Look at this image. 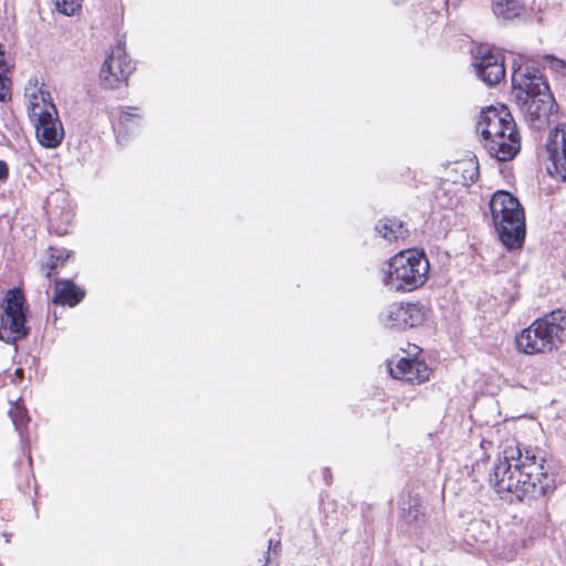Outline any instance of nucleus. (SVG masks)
<instances>
[{"mask_svg":"<svg viewBox=\"0 0 566 566\" xmlns=\"http://www.w3.org/2000/svg\"><path fill=\"white\" fill-rule=\"evenodd\" d=\"M272 544H273V541H272V539H270V541H269V551L272 548Z\"/></svg>","mask_w":566,"mask_h":566,"instance_id":"bb28decb","label":"nucleus"},{"mask_svg":"<svg viewBox=\"0 0 566 566\" xmlns=\"http://www.w3.org/2000/svg\"><path fill=\"white\" fill-rule=\"evenodd\" d=\"M388 369L394 378L405 380L407 382H423L429 379L430 370L426 363L416 359L401 357L396 363L388 361Z\"/></svg>","mask_w":566,"mask_h":566,"instance_id":"ddd939ff","label":"nucleus"},{"mask_svg":"<svg viewBox=\"0 0 566 566\" xmlns=\"http://www.w3.org/2000/svg\"><path fill=\"white\" fill-rule=\"evenodd\" d=\"M57 266V263L54 261H50L45 264V268L48 269L45 276L51 277L52 271Z\"/></svg>","mask_w":566,"mask_h":566,"instance_id":"393cba45","label":"nucleus"},{"mask_svg":"<svg viewBox=\"0 0 566 566\" xmlns=\"http://www.w3.org/2000/svg\"><path fill=\"white\" fill-rule=\"evenodd\" d=\"M82 0H55V8L65 15H73L81 8Z\"/></svg>","mask_w":566,"mask_h":566,"instance_id":"412c9836","label":"nucleus"},{"mask_svg":"<svg viewBox=\"0 0 566 566\" xmlns=\"http://www.w3.org/2000/svg\"><path fill=\"white\" fill-rule=\"evenodd\" d=\"M512 84L525 117L537 128L549 122L555 101L541 72L513 62Z\"/></svg>","mask_w":566,"mask_h":566,"instance_id":"f03ea898","label":"nucleus"},{"mask_svg":"<svg viewBox=\"0 0 566 566\" xmlns=\"http://www.w3.org/2000/svg\"><path fill=\"white\" fill-rule=\"evenodd\" d=\"M9 178V166L4 160L0 159V184H3Z\"/></svg>","mask_w":566,"mask_h":566,"instance_id":"4be33fe9","label":"nucleus"},{"mask_svg":"<svg viewBox=\"0 0 566 566\" xmlns=\"http://www.w3.org/2000/svg\"><path fill=\"white\" fill-rule=\"evenodd\" d=\"M520 0H492V11L497 19L512 20L522 13Z\"/></svg>","mask_w":566,"mask_h":566,"instance_id":"f3484780","label":"nucleus"},{"mask_svg":"<svg viewBox=\"0 0 566 566\" xmlns=\"http://www.w3.org/2000/svg\"><path fill=\"white\" fill-rule=\"evenodd\" d=\"M488 153L500 161L513 159L521 149L518 132L513 134H502L499 137L490 139L484 144Z\"/></svg>","mask_w":566,"mask_h":566,"instance_id":"4468645a","label":"nucleus"},{"mask_svg":"<svg viewBox=\"0 0 566 566\" xmlns=\"http://www.w3.org/2000/svg\"><path fill=\"white\" fill-rule=\"evenodd\" d=\"M24 304L25 297L19 289L7 292L1 314L0 339L8 344H13L28 334Z\"/></svg>","mask_w":566,"mask_h":566,"instance_id":"0eeeda50","label":"nucleus"},{"mask_svg":"<svg viewBox=\"0 0 566 566\" xmlns=\"http://www.w3.org/2000/svg\"><path fill=\"white\" fill-rule=\"evenodd\" d=\"M516 348L526 355L556 352L566 343V312L553 311L535 319L515 338Z\"/></svg>","mask_w":566,"mask_h":566,"instance_id":"7ed1b4c3","label":"nucleus"},{"mask_svg":"<svg viewBox=\"0 0 566 566\" xmlns=\"http://www.w3.org/2000/svg\"><path fill=\"white\" fill-rule=\"evenodd\" d=\"M15 373H17V376H20V375H22V369H17Z\"/></svg>","mask_w":566,"mask_h":566,"instance_id":"a878e982","label":"nucleus"},{"mask_svg":"<svg viewBox=\"0 0 566 566\" xmlns=\"http://www.w3.org/2000/svg\"><path fill=\"white\" fill-rule=\"evenodd\" d=\"M375 230L388 241L397 240L403 234L402 223L392 219H382L376 224Z\"/></svg>","mask_w":566,"mask_h":566,"instance_id":"a211bd4d","label":"nucleus"},{"mask_svg":"<svg viewBox=\"0 0 566 566\" xmlns=\"http://www.w3.org/2000/svg\"><path fill=\"white\" fill-rule=\"evenodd\" d=\"M552 62V67L556 70H566V62L556 57H548Z\"/></svg>","mask_w":566,"mask_h":566,"instance_id":"5701e85b","label":"nucleus"},{"mask_svg":"<svg viewBox=\"0 0 566 566\" xmlns=\"http://www.w3.org/2000/svg\"><path fill=\"white\" fill-rule=\"evenodd\" d=\"M476 130L481 134L485 144L502 134H513L517 132V128L505 106H490L481 111L476 123Z\"/></svg>","mask_w":566,"mask_h":566,"instance_id":"6e6552de","label":"nucleus"},{"mask_svg":"<svg viewBox=\"0 0 566 566\" xmlns=\"http://www.w3.org/2000/svg\"><path fill=\"white\" fill-rule=\"evenodd\" d=\"M546 151L549 159L548 174L562 181H566V125L557 126L551 132Z\"/></svg>","mask_w":566,"mask_h":566,"instance_id":"9b49d317","label":"nucleus"},{"mask_svg":"<svg viewBox=\"0 0 566 566\" xmlns=\"http://www.w3.org/2000/svg\"><path fill=\"white\" fill-rule=\"evenodd\" d=\"M490 210L501 242L509 249L521 248L525 239V216L520 201L507 191H496Z\"/></svg>","mask_w":566,"mask_h":566,"instance_id":"20e7f679","label":"nucleus"},{"mask_svg":"<svg viewBox=\"0 0 566 566\" xmlns=\"http://www.w3.org/2000/svg\"><path fill=\"white\" fill-rule=\"evenodd\" d=\"M401 518L406 524L418 526L424 521V513L416 500L408 502V507L402 509Z\"/></svg>","mask_w":566,"mask_h":566,"instance_id":"aec40b11","label":"nucleus"},{"mask_svg":"<svg viewBox=\"0 0 566 566\" xmlns=\"http://www.w3.org/2000/svg\"><path fill=\"white\" fill-rule=\"evenodd\" d=\"M8 413L12 420L15 430L22 437V429L28 424L30 420L25 407L21 405L19 401L11 402V407Z\"/></svg>","mask_w":566,"mask_h":566,"instance_id":"6ab92c4d","label":"nucleus"},{"mask_svg":"<svg viewBox=\"0 0 566 566\" xmlns=\"http://www.w3.org/2000/svg\"><path fill=\"white\" fill-rule=\"evenodd\" d=\"M262 566H265V564H264V565H262Z\"/></svg>","mask_w":566,"mask_h":566,"instance_id":"cd10ccee","label":"nucleus"},{"mask_svg":"<svg viewBox=\"0 0 566 566\" xmlns=\"http://www.w3.org/2000/svg\"><path fill=\"white\" fill-rule=\"evenodd\" d=\"M135 65L126 56L123 46L117 45L105 59L99 71L101 86L106 90H113L126 82L134 72Z\"/></svg>","mask_w":566,"mask_h":566,"instance_id":"1a4fd4ad","label":"nucleus"},{"mask_svg":"<svg viewBox=\"0 0 566 566\" xmlns=\"http://www.w3.org/2000/svg\"><path fill=\"white\" fill-rule=\"evenodd\" d=\"M475 60L476 75L488 85H495L504 78L505 66L501 54H495L488 48L480 46L476 50Z\"/></svg>","mask_w":566,"mask_h":566,"instance_id":"f8f14e48","label":"nucleus"},{"mask_svg":"<svg viewBox=\"0 0 566 566\" xmlns=\"http://www.w3.org/2000/svg\"><path fill=\"white\" fill-rule=\"evenodd\" d=\"M544 458L532 449H509L494 465L491 483L500 494H511L510 501L538 497L547 494L551 483L544 467Z\"/></svg>","mask_w":566,"mask_h":566,"instance_id":"f257e3e1","label":"nucleus"},{"mask_svg":"<svg viewBox=\"0 0 566 566\" xmlns=\"http://www.w3.org/2000/svg\"><path fill=\"white\" fill-rule=\"evenodd\" d=\"M453 172L458 175L454 182L470 186L479 178V163L475 158H468L455 163Z\"/></svg>","mask_w":566,"mask_h":566,"instance_id":"dca6fc26","label":"nucleus"},{"mask_svg":"<svg viewBox=\"0 0 566 566\" xmlns=\"http://www.w3.org/2000/svg\"><path fill=\"white\" fill-rule=\"evenodd\" d=\"M388 328L407 329L419 326L424 319L422 306L416 303H392L379 315Z\"/></svg>","mask_w":566,"mask_h":566,"instance_id":"9d476101","label":"nucleus"},{"mask_svg":"<svg viewBox=\"0 0 566 566\" xmlns=\"http://www.w3.org/2000/svg\"><path fill=\"white\" fill-rule=\"evenodd\" d=\"M134 115L129 112H123L120 115V124L127 126Z\"/></svg>","mask_w":566,"mask_h":566,"instance_id":"b1692460","label":"nucleus"},{"mask_svg":"<svg viewBox=\"0 0 566 566\" xmlns=\"http://www.w3.org/2000/svg\"><path fill=\"white\" fill-rule=\"evenodd\" d=\"M429 261L422 252L407 250L390 259L384 283L394 291H413L428 277Z\"/></svg>","mask_w":566,"mask_h":566,"instance_id":"39448f33","label":"nucleus"},{"mask_svg":"<svg viewBox=\"0 0 566 566\" xmlns=\"http://www.w3.org/2000/svg\"><path fill=\"white\" fill-rule=\"evenodd\" d=\"M84 295V291L76 286L72 281H57L55 284L53 303L72 307L78 304L83 300Z\"/></svg>","mask_w":566,"mask_h":566,"instance_id":"2eb2a0df","label":"nucleus"},{"mask_svg":"<svg viewBox=\"0 0 566 566\" xmlns=\"http://www.w3.org/2000/svg\"><path fill=\"white\" fill-rule=\"evenodd\" d=\"M28 114L34 125L36 138L42 146L55 148L60 145L64 137V129L49 93L40 91L31 94Z\"/></svg>","mask_w":566,"mask_h":566,"instance_id":"423d86ee","label":"nucleus"}]
</instances>
